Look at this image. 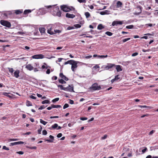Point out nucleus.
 I'll use <instances>...</instances> for the list:
<instances>
[{
	"label": "nucleus",
	"mask_w": 158,
	"mask_h": 158,
	"mask_svg": "<svg viewBox=\"0 0 158 158\" xmlns=\"http://www.w3.org/2000/svg\"><path fill=\"white\" fill-rule=\"evenodd\" d=\"M52 14L54 15L60 17L61 16V12L59 10L58 6H54L52 7Z\"/></svg>",
	"instance_id": "nucleus-1"
},
{
	"label": "nucleus",
	"mask_w": 158,
	"mask_h": 158,
	"mask_svg": "<svg viewBox=\"0 0 158 158\" xmlns=\"http://www.w3.org/2000/svg\"><path fill=\"white\" fill-rule=\"evenodd\" d=\"M89 89L90 91L98 90L101 89V87L97 83H95L92 84Z\"/></svg>",
	"instance_id": "nucleus-2"
},
{
	"label": "nucleus",
	"mask_w": 158,
	"mask_h": 158,
	"mask_svg": "<svg viewBox=\"0 0 158 158\" xmlns=\"http://www.w3.org/2000/svg\"><path fill=\"white\" fill-rule=\"evenodd\" d=\"M0 23L2 25L8 28L10 27L11 26L10 23L7 21L2 20L0 21Z\"/></svg>",
	"instance_id": "nucleus-3"
},
{
	"label": "nucleus",
	"mask_w": 158,
	"mask_h": 158,
	"mask_svg": "<svg viewBox=\"0 0 158 158\" xmlns=\"http://www.w3.org/2000/svg\"><path fill=\"white\" fill-rule=\"evenodd\" d=\"M78 62H79L75 61L74 60H73L72 62V64H71L72 65L71 69L73 72H74L75 69L77 68V64Z\"/></svg>",
	"instance_id": "nucleus-4"
},
{
	"label": "nucleus",
	"mask_w": 158,
	"mask_h": 158,
	"mask_svg": "<svg viewBox=\"0 0 158 158\" xmlns=\"http://www.w3.org/2000/svg\"><path fill=\"white\" fill-rule=\"evenodd\" d=\"M65 91L71 92H74V91L73 90V85H69L68 87H65Z\"/></svg>",
	"instance_id": "nucleus-5"
},
{
	"label": "nucleus",
	"mask_w": 158,
	"mask_h": 158,
	"mask_svg": "<svg viewBox=\"0 0 158 158\" xmlns=\"http://www.w3.org/2000/svg\"><path fill=\"white\" fill-rule=\"evenodd\" d=\"M61 9L63 11L65 12H69L71 9L69 7L65 5H63L61 6Z\"/></svg>",
	"instance_id": "nucleus-6"
},
{
	"label": "nucleus",
	"mask_w": 158,
	"mask_h": 158,
	"mask_svg": "<svg viewBox=\"0 0 158 158\" xmlns=\"http://www.w3.org/2000/svg\"><path fill=\"white\" fill-rule=\"evenodd\" d=\"M137 11L135 12V14L136 15H139L142 12V7L141 6H137L136 8Z\"/></svg>",
	"instance_id": "nucleus-7"
},
{
	"label": "nucleus",
	"mask_w": 158,
	"mask_h": 158,
	"mask_svg": "<svg viewBox=\"0 0 158 158\" xmlns=\"http://www.w3.org/2000/svg\"><path fill=\"white\" fill-rule=\"evenodd\" d=\"M115 66V64H111V63H109V64H107V65H106L105 67L104 68L106 70H109L111 68H112L113 67H114Z\"/></svg>",
	"instance_id": "nucleus-8"
},
{
	"label": "nucleus",
	"mask_w": 158,
	"mask_h": 158,
	"mask_svg": "<svg viewBox=\"0 0 158 158\" xmlns=\"http://www.w3.org/2000/svg\"><path fill=\"white\" fill-rule=\"evenodd\" d=\"M32 57L35 59H43L44 58V56L41 54L35 55L32 56Z\"/></svg>",
	"instance_id": "nucleus-9"
},
{
	"label": "nucleus",
	"mask_w": 158,
	"mask_h": 158,
	"mask_svg": "<svg viewBox=\"0 0 158 158\" xmlns=\"http://www.w3.org/2000/svg\"><path fill=\"white\" fill-rule=\"evenodd\" d=\"M54 30L52 27H50V26L48 27L47 32L50 34L53 35L54 34Z\"/></svg>",
	"instance_id": "nucleus-10"
},
{
	"label": "nucleus",
	"mask_w": 158,
	"mask_h": 158,
	"mask_svg": "<svg viewBox=\"0 0 158 158\" xmlns=\"http://www.w3.org/2000/svg\"><path fill=\"white\" fill-rule=\"evenodd\" d=\"M122 24L123 22L122 21H114L112 22V25L114 26L118 24L122 25Z\"/></svg>",
	"instance_id": "nucleus-11"
},
{
	"label": "nucleus",
	"mask_w": 158,
	"mask_h": 158,
	"mask_svg": "<svg viewBox=\"0 0 158 158\" xmlns=\"http://www.w3.org/2000/svg\"><path fill=\"white\" fill-rule=\"evenodd\" d=\"M59 76L62 79H63L65 81H67L69 80L68 78L64 75L62 73H60Z\"/></svg>",
	"instance_id": "nucleus-12"
},
{
	"label": "nucleus",
	"mask_w": 158,
	"mask_h": 158,
	"mask_svg": "<svg viewBox=\"0 0 158 158\" xmlns=\"http://www.w3.org/2000/svg\"><path fill=\"white\" fill-rule=\"evenodd\" d=\"M25 68L27 70H28L29 71L32 70L34 69L33 67L30 64H29L26 65L25 67Z\"/></svg>",
	"instance_id": "nucleus-13"
},
{
	"label": "nucleus",
	"mask_w": 158,
	"mask_h": 158,
	"mask_svg": "<svg viewBox=\"0 0 158 158\" xmlns=\"http://www.w3.org/2000/svg\"><path fill=\"white\" fill-rule=\"evenodd\" d=\"M24 143V142L22 141H18L17 142H15L14 143H10V146H13L15 145L23 144Z\"/></svg>",
	"instance_id": "nucleus-14"
},
{
	"label": "nucleus",
	"mask_w": 158,
	"mask_h": 158,
	"mask_svg": "<svg viewBox=\"0 0 158 158\" xmlns=\"http://www.w3.org/2000/svg\"><path fill=\"white\" fill-rule=\"evenodd\" d=\"M66 17L69 18H73L75 17V15L67 13L66 14Z\"/></svg>",
	"instance_id": "nucleus-15"
},
{
	"label": "nucleus",
	"mask_w": 158,
	"mask_h": 158,
	"mask_svg": "<svg viewBox=\"0 0 158 158\" xmlns=\"http://www.w3.org/2000/svg\"><path fill=\"white\" fill-rule=\"evenodd\" d=\"M19 71L18 70H16L14 73V76L18 78L19 77Z\"/></svg>",
	"instance_id": "nucleus-16"
},
{
	"label": "nucleus",
	"mask_w": 158,
	"mask_h": 158,
	"mask_svg": "<svg viewBox=\"0 0 158 158\" xmlns=\"http://www.w3.org/2000/svg\"><path fill=\"white\" fill-rule=\"evenodd\" d=\"M116 69L117 72L121 71L122 70L121 66L120 65H117L116 66Z\"/></svg>",
	"instance_id": "nucleus-17"
},
{
	"label": "nucleus",
	"mask_w": 158,
	"mask_h": 158,
	"mask_svg": "<svg viewBox=\"0 0 158 158\" xmlns=\"http://www.w3.org/2000/svg\"><path fill=\"white\" fill-rule=\"evenodd\" d=\"M49 137L50 139H52V140L47 139L45 140V141L48 142H50V143L52 142H53L54 137L52 135H50L49 136Z\"/></svg>",
	"instance_id": "nucleus-18"
},
{
	"label": "nucleus",
	"mask_w": 158,
	"mask_h": 158,
	"mask_svg": "<svg viewBox=\"0 0 158 158\" xmlns=\"http://www.w3.org/2000/svg\"><path fill=\"white\" fill-rule=\"evenodd\" d=\"M123 4L120 1H118L116 3V7L119 8Z\"/></svg>",
	"instance_id": "nucleus-19"
},
{
	"label": "nucleus",
	"mask_w": 158,
	"mask_h": 158,
	"mask_svg": "<svg viewBox=\"0 0 158 158\" xmlns=\"http://www.w3.org/2000/svg\"><path fill=\"white\" fill-rule=\"evenodd\" d=\"M23 12V10H15V13L16 15H19L22 13Z\"/></svg>",
	"instance_id": "nucleus-20"
},
{
	"label": "nucleus",
	"mask_w": 158,
	"mask_h": 158,
	"mask_svg": "<svg viewBox=\"0 0 158 158\" xmlns=\"http://www.w3.org/2000/svg\"><path fill=\"white\" fill-rule=\"evenodd\" d=\"M9 94H10V93H7L6 92H4L2 93V94L10 98H12V97L10 95H9Z\"/></svg>",
	"instance_id": "nucleus-21"
},
{
	"label": "nucleus",
	"mask_w": 158,
	"mask_h": 158,
	"mask_svg": "<svg viewBox=\"0 0 158 158\" xmlns=\"http://www.w3.org/2000/svg\"><path fill=\"white\" fill-rule=\"evenodd\" d=\"M104 28V27L101 24H99L97 27V29L98 30H101L103 29Z\"/></svg>",
	"instance_id": "nucleus-22"
},
{
	"label": "nucleus",
	"mask_w": 158,
	"mask_h": 158,
	"mask_svg": "<svg viewBox=\"0 0 158 158\" xmlns=\"http://www.w3.org/2000/svg\"><path fill=\"white\" fill-rule=\"evenodd\" d=\"M39 30L41 33H44L45 32V29L44 27H40L39 28Z\"/></svg>",
	"instance_id": "nucleus-23"
},
{
	"label": "nucleus",
	"mask_w": 158,
	"mask_h": 158,
	"mask_svg": "<svg viewBox=\"0 0 158 158\" xmlns=\"http://www.w3.org/2000/svg\"><path fill=\"white\" fill-rule=\"evenodd\" d=\"M42 104H49L50 103V101L48 100H45L43 101L42 102Z\"/></svg>",
	"instance_id": "nucleus-24"
},
{
	"label": "nucleus",
	"mask_w": 158,
	"mask_h": 158,
	"mask_svg": "<svg viewBox=\"0 0 158 158\" xmlns=\"http://www.w3.org/2000/svg\"><path fill=\"white\" fill-rule=\"evenodd\" d=\"M138 106L139 107H141V108H149L150 109L152 108V107L151 106H146L145 105L141 106V105H138Z\"/></svg>",
	"instance_id": "nucleus-25"
},
{
	"label": "nucleus",
	"mask_w": 158,
	"mask_h": 158,
	"mask_svg": "<svg viewBox=\"0 0 158 158\" xmlns=\"http://www.w3.org/2000/svg\"><path fill=\"white\" fill-rule=\"evenodd\" d=\"M58 81L59 83L62 84L66 83V82L62 79H59Z\"/></svg>",
	"instance_id": "nucleus-26"
},
{
	"label": "nucleus",
	"mask_w": 158,
	"mask_h": 158,
	"mask_svg": "<svg viewBox=\"0 0 158 158\" xmlns=\"http://www.w3.org/2000/svg\"><path fill=\"white\" fill-rule=\"evenodd\" d=\"M52 108H60L61 107V106L60 105H54L53 104L52 105Z\"/></svg>",
	"instance_id": "nucleus-27"
},
{
	"label": "nucleus",
	"mask_w": 158,
	"mask_h": 158,
	"mask_svg": "<svg viewBox=\"0 0 158 158\" xmlns=\"http://www.w3.org/2000/svg\"><path fill=\"white\" fill-rule=\"evenodd\" d=\"M31 10H26L24 11L23 14L25 15H26L28 13H31Z\"/></svg>",
	"instance_id": "nucleus-28"
},
{
	"label": "nucleus",
	"mask_w": 158,
	"mask_h": 158,
	"mask_svg": "<svg viewBox=\"0 0 158 158\" xmlns=\"http://www.w3.org/2000/svg\"><path fill=\"white\" fill-rule=\"evenodd\" d=\"M73 60H68L66 62H65L64 63L65 65L67 64H72V62H73Z\"/></svg>",
	"instance_id": "nucleus-29"
},
{
	"label": "nucleus",
	"mask_w": 158,
	"mask_h": 158,
	"mask_svg": "<svg viewBox=\"0 0 158 158\" xmlns=\"http://www.w3.org/2000/svg\"><path fill=\"white\" fill-rule=\"evenodd\" d=\"M26 105L27 106H32V103H31V102H30L29 101L27 100V101H26Z\"/></svg>",
	"instance_id": "nucleus-30"
},
{
	"label": "nucleus",
	"mask_w": 158,
	"mask_h": 158,
	"mask_svg": "<svg viewBox=\"0 0 158 158\" xmlns=\"http://www.w3.org/2000/svg\"><path fill=\"white\" fill-rule=\"evenodd\" d=\"M40 123L43 124L44 125H45L48 122L45 121H44L42 119H40Z\"/></svg>",
	"instance_id": "nucleus-31"
},
{
	"label": "nucleus",
	"mask_w": 158,
	"mask_h": 158,
	"mask_svg": "<svg viewBox=\"0 0 158 158\" xmlns=\"http://www.w3.org/2000/svg\"><path fill=\"white\" fill-rule=\"evenodd\" d=\"M26 147L27 148H29L31 149H36L37 148V147L35 146L34 147H30L29 146H26Z\"/></svg>",
	"instance_id": "nucleus-32"
},
{
	"label": "nucleus",
	"mask_w": 158,
	"mask_h": 158,
	"mask_svg": "<svg viewBox=\"0 0 158 158\" xmlns=\"http://www.w3.org/2000/svg\"><path fill=\"white\" fill-rule=\"evenodd\" d=\"M58 127V125L56 123H55L54 125H52L51 128L53 129H55L56 128Z\"/></svg>",
	"instance_id": "nucleus-33"
},
{
	"label": "nucleus",
	"mask_w": 158,
	"mask_h": 158,
	"mask_svg": "<svg viewBox=\"0 0 158 158\" xmlns=\"http://www.w3.org/2000/svg\"><path fill=\"white\" fill-rule=\"evenodd\" d=\"M85 15L86 16V18H88L90 16V14L88 12H86L85 13Z\"/></svg>",
	"instance_id": "nucleus-34"
},
{
	"label": "nucleus",
	"mask_w": 158,
	"mask_h": 158,
	"mask_svg": "<svg viewBox=\"0 0 158 158\" xmlns=\"http://www.w3.org/2000/svg\"><path fill=\"white\" fill-rule=\"evenodd\" d=\"M105 34L107 35L108 36H111L113 35V33L110 32V31H106L105 32Z\"/></svg>",
	"instance_id": "nucleus-35"
},
{
	"label": "nucleus",
	"mask_w": 158,
	"mask_h": 158,
	"mask_svg": "<svg viewBox=\"0 0 158 158\" xmlns=\"http://www.w3.org/2000/svg\"><path fill=\"white\" fill-rule=\"evenodd\" d=\"M58 87L60 88L61 89L65 90V87H64L62 85H59Z\"/></svg>",
	"instance_id": "nucleus-36"
},
{
	"label": "nucleus",
	"mask_w": 158,
	"mask_h": 158,
	"mask_svg": "<svg viewBox=\"0 0 158 158\" xmlns=\"http://www.w3.org/2000/svg\"><path fill=\"white\" fill-rule=\"evenodd\" d=\"M59 100V98H55L52 100V102L53 103H55L56 102L58 101Z\"/></svg>",
	"instance_id": "nucleus-37"
},
{
	"label": "nucleus",
	"mask_w": 158,
	"mask_h": 158,
	"mask_svg": "<svg viewBox=\"0 0 158 158\" xmlns=\"http://www.w3.org/2000/svg\"><path fill=\"white\" fill-rule=\"evenodd\" d=\"M134 26L133 25H130L126 27V28L127 29H132L133 28Z\"/></svg>",
	"instance_id": "nucleus-38"
},
{
	"label": "nucleus",
	"mask_w": 158,
	"mask_h": 158,
	"mask_svg": "<svg viewBox=\"0 0 158 158\" xmlns=\"http://www.w3.org/2000/svg\"><path fill=\"white\" fill-rule=\"evenodd\" d=\"M9 72L11 73H13L14 70L12 68H8Z\"/></svg>",
	"instance_id": "nucleus-39"
},
{
	"label": "nucleus",
	"mask_w": 158,
	"mask_h": 158,
	"mask_svg": "<svg viewBox=\"0 0 158 158\" xmlns=\"http://www.w3.org/2000/svg\"><path fill=\"white\" fill-rule=\"evenodd\" d=\"M69 106V105L68 104L66 103L63 106V109H64L67 108H68Z\"/></svg>",
	"instance_id": "nucleus-40"
},
{
	"label": "nucleus",
	"mask_w": 158,
	"mask_h": 158,
	"mask_svg": "<svg viewBox=\"0 0 158 158\" xmlns=\"http://www.w3.org/2000/svg\"><path fill=\"white\" fill-rule=\"evenodd\" d=\"M107 137V135L106 134L104 135L103 137H102L101 138V140H103L106 139Z\"/></svg>",
	"instance_id": "nucleus-41"
},
{
	"label": "nucleus",
	"mask_w": 158,
	"mask_h": 158,
	"mask_svg": "<svg viewBox=\"0 0 158 158\" xmlns=\"http://www.w3.org/2000/svg\"><path fill=\"white\" fill-rule=\"evenodd\" d=\"M98 57L101 58H106L108 57V55H99L98 56Z\"/></svg>",
	"instance_id": "nucleus-42"
},
{
	"label": "nucleus",
	"mask_w": 158,
	"mask_h": 158,
	"mask_svg": "<svg viewBox=\"0 0 158 158\" xmlns=\"http://www.w3.org/2000/svg\"><path fill=\"white\" fill-rule=\"evenodd\" d=\"M106 11H101L100 12V14L101 15H103L107 14Z\"/></svg>",
	"instance_id": "nucleus-43"
},
{
	"label": "nucleus",
	"mask_w": 158,
	"mask_h": 158,
	"mask_svg": "<svg viewBox=\"0 0 158 158\" xmlns=\"http://www.w3.org/2000/svg\"><path fill=\"white\" fill-rule=\"evenodd\" d=\"M42 134L44 135H46L47 134V131L45 130H44L42 131Z\"/></svg>",
	"instance_id": "nucleus-44"
},
{
	"label": "nucleus",
	"mask_w": 158,
	"mask_h": 158,
	"mask_svg": "<svg viewBox=\"0 0 158 158\" xmlns=\"http://www.w3.org/2000/svg\"><path fill=\"white\" fill-rule=\"evenodd\" d=\"M16 34L17 35L19 34V35H22L25 34V33L23 31H19L18 32H17L16 33Z\"/></svg>",
	"instance_id": "nucleus-45"
},
{
	"label": "nucleus",
	"mask_w": 158,
	"mask_h": 158,
	"mask_svg": "<svg viewBox=\"0 0 158 158\" xmlns=\"http://www.w3.org/2000/svg\"><path fill=\"white\" fill-rule=\"evenodd\" d=\"M18 140V139H8L9 141H17Z\"/></svg>",
	"instance_id": "nucleus-46"
},
{
	"label": "nucleus",
	"mask_w": 158,
	"mask_h": 158,
	"mask_svg": "<svg viewBox=\"0 0 158 158\" xmlns=\"http://www.w3.org/2000/svg\"><path fill=\"white\" fill-rule=\"evenodd\" d=\"M77 1L80 3L82 2L85 3L86 2V0H77Z\"/></svg>",
	"instance_id": "nucleus-47"
},
{
	"label": "nucleus",
	"mask_w": 158,
	"mask_h": 158,
	"mask_svg": "<svg viewBox=\"0 0 158 158\" xmlns=\"http://www.w3.org/2000/svg\"><path fill=\"white\" fill-rule=\"evenodd\" d=\"M46 106H45L44 105H42L40 106V107L38 109L39 110H42L44 109Z\"/></svg>",
	"instance_id": "nucleus-48"
},
{
	"label": "nucleus",
	"mask_w": 158,
	"mask_h": 158,
	"mask_svg": "<svg viewBox=\"0 0 158 158\" xmlns=\"http://www.w3.org/2000/svg\"><path fill=\"white\" fill-rule=\"evenodd\" d=\"M2 149L8 151L9 150V148L6 147L5 146H4L2 147Z\"/></svg>",
	"instance_id": "nucleus-49"
},
{
	"label": "nucleus",
	"mask_w": 158,
	"mask_h": 158,
	"mask_svg": "<svg viewBox=\"0 0 158 158\" xmlns=\"http://www.w3.org/2000/svg\"><path fill=\"white\" fill-rule=\"evenodd\" d=\"M130 39V38H127L126 39H124L123 40V42L124 43V42H126L127 41L129 40Z\"/></svg>",
	"instance_id": "nucleus-50"
},
{
	"label": "nucleus",
	"mask_w": 158,
	"mask_h": 158,
	"mask_svg": "<svg viewBox=\"0 0 158 158\" xmlns=\"http://www.w3.org/2000/svg\"><path fill=\"white\" fill-rule=\"evenodd\" d=\"M149 116V114H146L141 116V118H144L146 116Z\"/></svg>",
	"instance_id": "nucleus-51"
},
{
	"label": "nucleus",
	"mask_w": 158,
	"mask_h": 158,
	"mask_svg": "<svg viewBox=\"0 0 158 158\" xmlns=\"http://www.w3.org/2000/svg\"><path fill=\"white\" fill-rule=\"evenodd\" d=\"M74 26L76 28H80L81 27V25L79 24H76L74 25Z\"/></svg>",
	"instance_id": "nucleus-52"
},
{
	"label": "nucleus",
	"mask_w": 158,
	"mask_h": 158,
	"mask_svg": "<svg viewBox=\"0 0 158 158\" xmlns=\"http://www.w3.org/2000/svg\"><path fill=\"white\" fill-rule=\"evenodd\" d=\"M93 68L95 69H98L99 68V66L98 65L96 64L93 67Z\"/></svg>",
	"instance_id": "nucleus-53"
},
{
	"label": "nucleus",
	"mask_w": 158,
	"mask_h": 158,
	"mask_svg": "<svg viewBox=\"0 0 158 158\" xmlns=\"http://www.w3.org/2000/svg\"><path fill=\"white\" fill-rule=\"evenodd\" d=\"M80 119L81 120H86L88 119V118L86 117H81L80 118Z\"/></svg>",
	"instance_id": "nucleus-54"
},
{
	"label": "nucleus",
	"mask_w": 158,
	"mask_h": 158,
	"mask_svg": "<svg viewBox=\"0 0 158 158\" xmlns=\"http://www.w3.org/2000/svg\"><path fill=\"white\" fill-rule=\"evenodd\" d=\"M16 153L20 155H23L24 154V152L23 151H19L16 152Z\"/></svg>",
	"instance_id": "nucleus-55"
},
{
	"label": "nucleus",
	"mask_w": 158,
	"mask_h": 158,
	"mask_svg": "<svg viewBox=\"0 0 158 158\" xmlns=\"http://www.w3.org/2000/svg\"><path fill=\"white\" fill-rule=\"evenodd\" d=\"M138 52H135V53H133L132 54V56H137V55H138Z\"/></svg>",
	"instance_id": "nucleus-56"
},
{
	"label": "nucleus",
	"mask_w": 158,
	"mask_h": 158,
	"mask_svg": "<svg viewBox=\"0 0 158 158\" xmlns=\"http://www.w3.org/2000/svg\"><path fill=\"white\" fill-rule=\"evenodd\" d=\"M42 129V127L41 126L40 129H39L38 130V133L39 134H41V132Z\"/></svg>",
	"instance_id": "nucleus-57"
},
{
	"label": "nucleus",
	"mask_w": 158,
	"mask_h": 158,
	"mask_svg": "<svg viewBox=\"0 0 158 158\" xmlns=\"http://www.w3.org/2000/svg\"><path fill=\"white\" fill-rule=\"evenodd\" d=\"M54 31H55V33H54V34L55 33H59L60 32V31L59 30H54Z\"/></svg>",
	"instance_id": "nucleus-58"
},
{
	"label": "nucleus",
	"mask_w": 158,
	"mask_h": 158,
	"mask_svg": "<svg viewBox=\"0 0 158 158\" xmlns=\"http://www.w3.org/2000/svg\"><path fill=\"white\" fill-rule=\"evenodd\" d=\"M62 136V134L61 133H59L57 135V137L58 138H60Z\"/></svg>",
	"instance_id": "nucleus-59"
},
{
	"label": "nucleus",
	"mask_w": 158,
	"mask_h": 158,
	"mask_svg": "<svg viewBox=\"0 0 158 158\" xmlns=\"http://www.w3.org/2000/svg\"><path fill=\"white\" fill-rule=\"evenodd\" d=\"M142 51L143 52H149V51H150V49H147V50H145L144 49H143L142 50Z\"/></svg>",
	"instance_id": "nucleus-60"
},
{
	"label": "nucleus",
	"mask_w": 158,
	"mask_h": 158,
	"mask_svg": "<svg viewBox=\"0 0 158 158\" xmlns=\"http://www.w3.org/2000/svg\"><path fill=\"white\" fill-rule=\"evenodd\" d=\"M57 79V77L56 76H54L52 77V79L55 80H56Z\"/></svg>",
	"instance_id": "nucleus-61"
},
{
	"label": "nucleus",
	"mask_w": 158,
	"mask_h": 158,
	"mask_svg": "<svg viewBox=\"0 0 158 158\" xmlns=\"http://www.w3.org/2000/svg\"><path fill=\"white\" fill-rule=\"evenodd\" d=\"M74 27L69 26L67 28V29L68 30H70L74 29Z\"/></svg>",
	"instance_id": "nucleus-62"
},
{
	"label": "nucleus",
	"mask_w": 158,
	"mask_h": 158,
	"mask_svg": "<svg viewBox=\"0 0 158 158\" xmlns=\"http://www.w3.org/2000/svg\"><path fill=\"white\" fill-rule=\"evenodd\" d=\"M69 103L71 104H73L74 103V101L73 100L70 99L69 100Z\"/></svg>",
	"instance_id": "nucleus-63"
},
{
	"label": "nucleus",
	"mask_w": 158,
	"mask_h": 158,
	"mask_svg": "<svg viewBox=\"0 0 158 158\" xmlns=\"http://www.w3.org/2000/svg\"><path fill=\"white\" fill-rule=\"evenodd\" d=\"M147 150V148L145 147V148H144L142 150V152L143 153H144L146 151V150Z\"/></svg>",
	"instance_id": "nucleus-64"
}]
</instances>
